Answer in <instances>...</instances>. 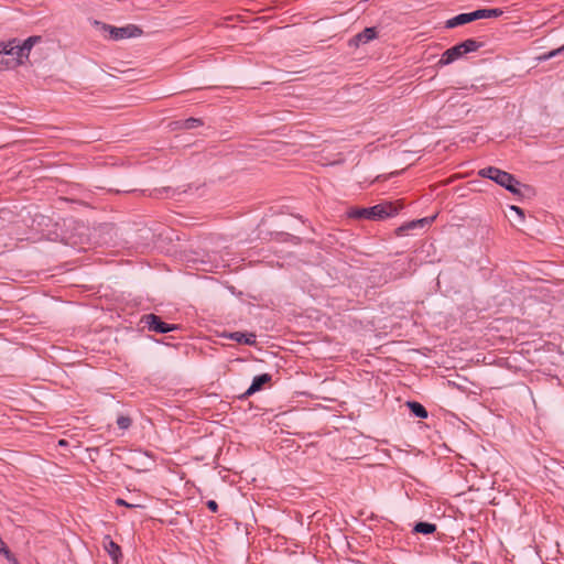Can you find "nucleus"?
<instances>
[{
  "label": "nucleus",
  "instance_id": "obj_1",
  "mask_svg": "<svg viewBox=\"0 0 564 564\" xmlns=\"http://www.w3.org/2000/svg\"><path fill=\"white\" fill-rule=\"evenodd\" d=\"M401 208V204L384 202L371 207H350L346 214L352 219L382 220L393 217Z\"/></svg>",
  "mask_w": 564,
  "mask_h": 564
},
{
  "label": "nucleus",
  "instance_id": "obj_2",
  "mask_svg": "<svg viewBox=\"0 0 564 564\" xmlns=\"http://www.w3.org/2000/svg\"><path fill=\"white\" fill-rule=\"evenodd\" d=\"M18 48L17 40L0 42V68H14L23 63L24 57Z\"/></svg>",
  "mask_w": 564,
  "mask_h": 564
},
{
  "label": "nucleus",
  "instance_id": "obj_3",
  "mask_svg": "<svg viewBox=\"0 0 564 564\" xmlns=\"http://www.w3.org/2000/svg\"><path fill=\"white\" fill-rule=\"evenodd\" d=\"M478 175L484 178H489L505 188L511 186V182H513L512 174L495 166H488L479 170Z\"/></svg>",
  "mask_w": 564,
  "mask_h": 564
},
{
  "label": "nucleus",
  "instance_id": "obj_4",
  "mask_svg": "<svg viewBox=\"0 0 564 564\" xmlns=\"http://www.w3.org/2000/svg\"><path fill=\"white\" fill-rule=\"evenodd\" d=\"M129 468L138 473L148 471L153 465L152 456L148 452L133 451L129 457Z\"/></svg>",
  "mask_w": 564,
  "mask_h": 564
},
{
  "label": "nucleus",
  "instance_id": "obj_5",
  "mask_svg": "<svg viewBox=\"0 0 564 564\" xmlns=\"http://www.w3.org/2000/svg\"><path fill=\"white\" fill-rule=\"evenodd\" d=\"M105 30H108L110 37L116 41L123 40V39H130V37H137L142 34V30L134 24H128L122 28L105 25Z\"/></svg>",
  "mask_w": 564,
  "mask_h": 564
},
{
  "label": "nucleus",
  "instance_id": "obj_6",
  "mask_svg": "<svg viewBox=\"0 0 564 564\" xmlns=\"http://www.w3.org/2000/svg\"><path fill=\"white\" fill-rule=\"evenodd\" d=\"M142 322L149 328L158 334H165L177 328L176 325L167 324L155 314H147L142 317Z\"/></svg>",
  "mask_w": 564,
  "mask_h": 564
},
{
  "label": "nucleus",
  "instance_id": "obj_7",
  "mask_svg": "<svg viewBox=\"0 0 564 564\" xmlns=\"http://www.w3.org/2000/svg\"><path fill=\"white\" fill-rule=\"evenodd\" d=\"M479 20V12L478 10L469 13H460L452 19H448L445 22V28L453 29L458 25H463L473 21Z\"/></svg>",
  "mask_w": 564,
  "mask_h": 564
},
{
  "label": "nucleus",
  "instance_id": "obj_8",
  "mask_svg": "<svg viewBox=\"0 0 564 564\" xmlns=\"http://www.w3.org/2000/svg\"><path fill=\"white\" fill-rule=\"evenodd\" d=\"M463 56H464V54L462 52V48L459 47L458 44H456L455 46L446 50L442 54V57L437 62V65L438 66H445V65L452 64L453 62H455L456 59H458V58H460Z\"/></svg>",
  "mask_w": 564,
  "mask_h": 564
},
{
  "label": "nucleus",
  "instance_id": "obj_9",
  "mask_svg": "<svg viewBox=\"0 0 564 564\" xmlns=\"http://www.w3.org/2000/svg\"><path fill=\"white\" fill-rule=\"evenodd\" d=\"M271 381V375L269 373H262L259 376H256L250 384V387L247 389V391L242 394V398H247L256 393L257 391L261 390V388Z\"/></svg>",
  "mask_w": 564,
  "mask_h": 564
},
{
  "label": "nucleus",
  "instance_id": "obj_10",
  "mask_svg": "<svg viewBox=\"0 0 564 564\" xmlns=\"http://www.w3.org/2000/svg\"><path fill=\"white\" fill-rule=\"evenodd\" d=\"M224 337L235 340L239 344H245V345H250V346L256 344V335L253 333L234 332V333L225 334Z\"/></svg>",
  "mask_w": 564,
  "mask_h": 564
},
{
  "label": "nucleus",
  "instance_id": "obj_11",
  "mask_svg": "<svg viewBox=\"0 0 564 564\" xmlns=\"http://www.w3.org/2000/svg\"><path fill=\"white\" fill-rule=\"evenodd\" d=\"M104 546L108 554L111 556V558L115 562H118V558L121 555L120 546L116 542H113L108 535L105 536Z\"/></svg>",
  "mask_w": 564,
  "mask_h": 564
},
{
  "label": "nucleus",
  "instance_id": "obj_12",
  "mask_svg": "<svg viewBox=\"0 0 564 564\" xmlns=\"http://www.w3.org/2000/svg\"><path fill=\"white\" fill-rule=\"evenodd\" d=\"M41 41V36H30L22 44L19 43L18 52L22 53L24 58H28L33 45Z\"/></svg>",
  "mask_w": 564,
  "mask_h": 564
},
{
  "label": "nucleus",
  "instance_id": "obj_13",
  "mask_svg": "<svg viewBox=\"0 0 564 564\" xmlns=\"http://www.w3.org/2000/svg\"><path fill=\"white\" fill-rule=\"evenodd\" d=\"M408 408L412 412V414L420 419H426L427 417V411L426 409L416 401H408L406 402Z\"/></svg>",
  "mask_w": 564,
  "mask_h": 564
},
{
  "label": "nucleus",
  "instance_id": "obj_14",
  "mask_svg": "<svg viewBox=\"0 0 564 564\" xmlns=\"http://www.w3.org/2000/svg\"><path fill=\"white\" fill-rule=\"evenodd\" d=\"M458 45L462 48L463 54L465 55L467 53L476 52L477 50H479L482 46V43L474 39H468L459 43Z\"/></svg>",
  "mask_w": 564,
  "mask_h": 564
},
{
  "label": "nucleus",
  "instance_id": "obj_15",
  "mask_svg": "<svg viewBox=\"0 0 564 564\" xmlns=\"http://www.w3.org/2000/svg\"><path fill=\"white\" fill-rule=\"evenodd\" d=\"M377 36V31L375 28H366L362 32L358 33L355 36L357 43H368Z\"/></svg>",
  "mask_w": 564,
  "mask_h": 564
},
{
  "label": "nucleus",
  "instance_id": "obj_16",
  "mask_svg": "<svg viewBox=\"0 0 564 564\" xmlns=\"http://www.w3.org/2000/svg\"><path fill=\"white\" fill-rule=\"evenodd\" d=\"M436 216H432V217H424V218H421V219H416V220H412L410 223H408L405 226L401 227L400 230L402 229H414V228H417V227H424L426 225H430L434 221Z\"/></svg>",
  "mask_w": 564,
  "mask_h": 564
},
{
  "label": "nucleus",
  "instance_id": "obj_17",
  "mask_svg": "<svg viewBox=\"0 0 564 564\" xmlns=\"http://www.w3.org/2000/svg\"><path fill=\"white\" fill-rule=\"evenodd\" d=\"M176 124L182 129L191 130V129H195L197 127L203 126V121L199 118L192 117V118H187L182 121H177Z\"/></svg>",
  "mask_w": 564,
  "mask_h": 564
},
{
  "label": "nucleus",
  "instance_id": "obj_18",
  "mask_svg": "<svg viewBox=\"0 0 564 564\" xmlns=\"http://www.w3.org/2000/svg\"><path fill=\"white\" fill-rule=\"evenodd\" d=\"M413 531L422 534H432L436 531V525L430 522H417Z\"/></svg>",
  "mask_w": 564,
  "mask_h": 564
},
{
  "label": "nucleus",
  "instance_id": "obj_19",
  "mask_svg": "<svg viewBox=\"0 0 564 564\" xmlns=\"http://www.w3.org/2000/svg\"><path fill=\"white\" fill-rule=\"evenodd\" d=\"M479 19L499 18L503 14L501 9H478Z\"/></svg>",
  "mask_w": 564,
  "mask_h": 564
},
{
  "label": "nucleus",
  "instance_id": "obj_20",
  "mask_svg": "<svg viewBox=\"0 0 564 564\" xmlns=\"http://www.w3.org/2000/svg\"><path fill=\"white\" fill-rule=\"evenodd\" d=\"M529 189L528 185H522L514 176L513 182H511V186L506 187L507 191L512 193L513 195H521V188Z\"/></svg>",
  "mask_w": 564,
  "mask_h": 564
},
{
  "label": "nucleus",
  "instance_id": "obj_21",
  "mask_svg": "<svg viewBox=\"0 0 564 564\" xmlns=\"http://www.w3.org/2000/svg\"><path fill=\"white\" fill-rule=\"evenodd\" d=\"M563 52H564V44L561 47H558V48H555L553 51H550L547 53H544V54L540 55L538 57V59L540 62H545V61H549V59H551V58L562 54Z\"/></svg>",
  "mask_w": 564,
  "mask_h": 564
},
{
  "label": "nucleus",
  "instance_id": "obj_22",
  "mask_svg": "<svg viewBox=\"0 0 564 564\" xmlns=\"http://www.w3.org/2000/svg\"><path fill=\"white\" fill-rule=\"evenodd\" d=\"M131 419L127 415H120L117 419V425L120 430H128L131 426Z\"/></svg>",
  "mask_w": 564,
  "mask_h": 564
},
{
  "label": "nucleus",
  "instance_id": "obj_23",
  "mask_svg": "<svg viewBox=\"0 0 564 564\" xmlns=\"http://www.w3.org/2000/svg\"><path fill=\"white\" fill-rule=\"evenodd\" d=\"M116 503L118 506H123V507L131 508V509L138 507V505L128 503L126 500H123L121 498L116 499Z\"/></svg>",
  "mask_w": 564,
  "mask_h": 564
},
{
  "label": "nucleus",
  "instance_id": "obj_24",
  "mask_svg": "<svg viewBox=\"0 0 564 564\" xmlns=\"http://www.w3.org/2000/svg\"><path fill=\"white\" fill-rule=\"evenodd\" d=\"M207 508H208L212 512H217V511H218V503H217L215 500H208V501H207Z\"/></svg>",
  "mask_w": 564,
  "mask_h": 564
},
{
  "label": "nucleus",
  "instance_id": "obj_25",
  "mask_svg": "<svg viewBox=\"0 0 564 564\" xmlns=\"http://www.w3.org/2000/svg\"><path fill=\"white\" fill-rule=\"evenodd\" d=\"M510 209L513 210L514 213H517L520 216L521 219L524 218V212L520 207L512 205L510 207Z\"/></svg>",
  "mask_w": 564,
  "mask_h": 564
},
{
  "label": "nucleus",
  "instance_id": "obj_26",
  "mask_svg": "<svg viewBox=\"0 0 564 564\" xmlns=\"http://www.w3.org/2000/svg\"><path fill=\"white\" fill-rule=\"evenodd\" d=\"M0 552H3L8 557L10 555V551L7 549L2 540L0 539Z\"/></svg>",
  "mask_w": 564,
  "mask_h": 564
},
{
  "label": "nucleus",
  "instance_id": "obj_27",
  "mask_svg": "<svg viewBox=\"0 0 564 564\" xmlns=\"http://www.w3.org/2000/svg\"><path fill=\"white\" fill-rule=\"evenodd\" d=\"M58 445L59 446H66L67 445V441L66 440H61V441H58Z\"/></svg>",
  "mask_w": 564,
  "mask_h": 564
}]
</instances>
